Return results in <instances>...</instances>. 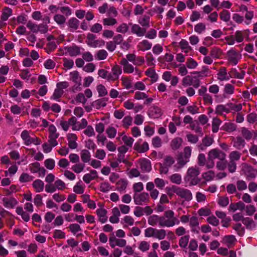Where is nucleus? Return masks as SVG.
Instances as JSON below:
<instances>
[{
	"mask_svg": "<svg viewBox=\"0 0 257 257\" xmlns=\"http://www.w3.org/2000/svg\"><path fill=\"white\" fill-rule=\"evenodd\" d=\"M226 157V154L221 150L218 148L211 149L208 153L206 167L207 169H212L215 165L214 160H225Z\"/></svg>",
	"mask_w": 257,
	"mask_h": 257,
	"instance_id": "1",
	"label": "nucleus"
},
{
	"mask_svg": "<svg viewBox=\"0 0 257 257\" xmlns=\"http://www.w3.org/2000/svg\"><path fill=\"white\" fill-rule=\"evenodd\" d=\"M200 171L198 167H192L188 168L186 176L185 178L186 181L189 182L190 186H195L198 184L200 179L198 178Z\"/></svg>",
	"mask_w": 257,
	"mask_h": 257,
	"instance_id": "2",
	"label": "nucleus"
},
{
	"mask_svg": "<svg viewBox=\"0 0 257 257\" xmlns=\"http://www.w3.org/2000/svg\"><path fill=\"white\" fill-rule=\"evenodd\" d=\"M174 215V212L171 210H167L164 212V216H162L163 227H172L179 224L180 221L175 217Z\"/></svg>",
	"mask_w": 257,
	"mask_h": 257,
	"instance_id": "3",
	"label": "nucleus"
},
{
	"mask_svg": "<svg viewBox=\"0 0 257 257\" xmlns=\"http://www.w3.org/2000/svg\"><path fill=\"white\" fill-rule=\"evenodd\" d=\"M133 199L135 203L138 205L147 204L150 201L149 194L146 192L134 193Z\"/></svg>",
	"mask_w": 257,
	"mask_h": 257,
	"instance_id": "4",
	"label": "nucleus"
},
{
	"mask_svg": "<svg viewBox=\"0 0 257 257\" xmlns=\"http://www.w3.org/2000/svg\"><path fill=\"white\" fill-rule=\"evenodd\" d=\"M86 43L89 46L93 48L102 46L105 44L102 40H96V36L91 33L87 34Z\"/></svg>",
	"mask_w": 257,
	"mask_h": 257,
	"instance_id": "5",
	"label": "nucleus"
},
{
	"mask_svg": "<svg viewBox=\"0 0 257 257\" xmlns=\"http://www.w3.org/2000/svg\"><path fill=\"white\" fill-rule=\"evenodd\" d=\"M227 57L230 63L236 65L241 59V55L235 50L231 49L227 52Z\"/></svg>",
	"mask_w": 257,
	"mask_h": 257,
	"instance_id": "6",
	"label": "nucleus"
},
{
	"mask_svg": "<svg viewBox=\"0 0 257 257\" xmlns=\"http://www.w3.org/2000/svg\"><path fill=\"white\" fill-rule=\"evenodd\" d=\"M122 73V69L121 67L117 65H114L111 70V72H109V82H114L117 80L119 76Z\"/></svg>",
	"mask_w": 257,
	"mask_h": 257,
	"instance_id": "7",
	"label": "nucleus"
},
{
	"mask_svg": "<svg viewBox=\"0 0 257 257\" xmlns=\"http://www.w3.org/2000/svg\"><path fill=\"white\" fill-rule=\"evenodd\" d=\"M120 64L123 66V70L124 73H132L135 70L136 73L140 74V72L138 68L134 67L128 63L125 58H122L120 61Z\"/></svg>",
	"mask_w": 257,
	"mask_h": 257,
	"instance_id": "8",
	"label": "nucleus"
},
{
	"mask_svg": "<svg viewBox=\"0 0 257 257\" xmlns=\"http://www.w3.org/2000/svg\"><path fill=\"white\" fill-rule=\"evenodd\" d=\"M142 140L140 139L134 145V149L139 153H145L149 149L148 143L145 142L142 144Z\"/></svg>",
	"mask_w": 257,
	"mask_h": 257,
	"instance_id": "9",
	"label": "nucleus"
},
{
	"mask_svg": "<svg viewBox=\"0 0 257 257\" xmlns=\"http://www.w3.org/2000/svg\"><path fill=\"white\" fill-rule=\"evenodd\" d=\"M178 196L187 201H190L193 198L192 193L190 190L179 187H178Z\"/></svg>",
	"mask_w": 257,
	"mask_h": 257,
	"instance_id": "10",
	"label": "nucleus"
},
{
	"mask_svg": "<svg viewBox=\"0 0 257 257\" xmlns=\"http://www.w3.org/2000/svg\"><path fill=\"white\" fill-rule=\"evenodd\" d=\"M132 26L131 32L136 34L138 37H143L146 33V29L141 27L138 24H129Z\"/></svg>",
	"mask_w": 257,
	"mask_h": 257,
	"instance_id": "11",
	"label": "nucleus"
},
{
	"mask_svg": "<svg viewBox=\"0 0 257 257\" xmlns=\"http://www.w3.org/2000/svg\"><path fill=\"white\" fill-rule=\"evenodd\" d=\"M244 174L248 180L254 179L257 176V170L253 168L251 166L246 165L244 168Z\"/></svg>",
	"mask_w": 257,
	"mask_h": 257,
	"instance_id": "12",
	"label": "nucleus"
},
{
	"mask_svg": "<svg viewBox=\"0 0 257 257\" xmlns=\"http://www.w3.org/2000/svg\"><path fill=\"white\" fill-rule=\"evenodd\" d=\"M162 216L157 215H153L148 218V223L152 226H156L159 224L160 226L163 227Z\"/></svg>",
	"mask_w": 257,
	"mask_h": 257,
	"instance_id": "13",
	"label": "nucleus"
},
{
	"mask_svg": "<svg viewBox=\"0 0 257 257\" xmlns=\"http://www.w3.org/2000/svg\"><path fill=\"white\" fill-rule=\"evenodd\" d=\"M138 163L140 164L141 169L143 172H149L151 170V162L148 159L146 158L140 159Z\"/></svg>",
	"mask_w": 257,
	"mask_h": 257,
	"instance_id": "14",
	"label": "nucleus"
},
{
	"mask_svg": "<svg viewBox=\"0 0 257 257\" xmlns=\"http://www.w3.org/2000/svg\"><path fill=\"white\" fill-rule=\"evenodd\" d=\"M189 162V160L186 159L184 156L180 154L177 158V164L174 166L175 171H178Z\"/></svg>",
	"mask_w": 257,
	"mask_h": 257,
	"instance_id": "15",
	"label": "nucleus"
},
{
	"mask_svg": "<svg viewBox=\"0 0 257 257\" xmlns=\"http://www.w3.org/2000/svg\"><path fill=\"white\" fill-rule=\"evenodd\" d=\"M214 141L212 138L207 136H205L202 140V143L198 146L199 150L204 151L206 149V148L211 146Z\"/></svg>",
	"mask_w": 257,
	"mask_h": 257,
	"instance_id": "16",
	"label": "nucleus"
},
{
	"mask_svg": "<svg viewBox=\"0 0 257 257\" xmlns=\"http://www.w3.org/2000/svg\"><path fill=\"white\" fill-rule=\"evenodd\" d=\"M67 139L68 141V146L71 149H75L77 148L78 145L76 143L77 137L74 134H68L67 135Z\"/></svg>",
	"mask_w": 257,
	"mask_h": 257,
	"instance_id": "17",
	"label": "nucleus"
},
{
	"mask_svg": "<svg viewBox=\"0 0 257 257\" xmlns=\"http://www.w3.org/2000/svg\"><path fill=\"white\" fill-rule=\"evenodd\" d=\"M233 147L238 150L243 149L245 145V142L244 139L240 136H237L236 138H233Z\"/></svg>",
	"mask_w": 257,
	"mask_h": 257,
	"instance_id": "18",
	"label": "nucleus"
},
{
	"mask_svg": "<svg viewBox=\"0 0 257 257\" xmlns=\"http://www.w3.org/2000/svg\"><path fill=\"white\" fill-rule=\"evenodd\" d=\"M65 50L71 57L76 56L80 54V48L76 45L66 47L65 48Z\"/></svg>",
	"mask_w": 257,
	"mask_h": 257,
	"instance_id": "19",
	"label": "nucleus"
},
{
	"mask_svg": "<svg viewBox=\"0 0 257 257\" xmlns=\"http://www.w3.org/2000/svg\"><path fill=\"white\" fill-rule=\"evenodd\" d=\"M98 178L97 172L95 170H91L90 173L85 174L83 177V181L87 184L90 182L91 181Z\"/></svg>",
	"mask_w": 257,
	"mask_h": 257,
	"instance_id": "20",
	"label": "nucleus"
},
{
	"mask_svg": "<svg viewBox=\"0 0 257 257\" xmlns=\"http://www.w3.org/2000/svg\"><path fill=\"white\" fill-rule=\"evenodd\" d=\"M234 86L230 83L226 84L223 88V96L224 98H227L229 96L233 94L234 92Z\"/></svg>",
	"mask_w": 257,
	"mask_h": 257,
	"instance_id": "21",
	"label": "nucleus"
},
{
	"mask_svg": "<svg viewBox=\"0 0 257 257\" xmlns=\"http://www.w3.org/2000/svg\"><path fill=\"white\" fill-rule=\"evenodd\" d=\"M149 114L154 118H158L162 114L161 109L157 106H152L149 109Z\"/></svg>",
	"mask_w": 257,
	"mask_h": 257,
	"instance_id": "22",
	"label": "nucleus"
},
{
	"mask_svg": "<svg viewBox=\"0 0 257 257\" xmlns=\"http://www.w3.org/2000/svg\"><path fill=\"white\" fill-rule=\"evenodd\" d=\"M128 185V182L126 179H121L116 183V189L120 192L125 191Z\"/></svg>",
	"mask_w": 257,
	"mask_h": 257,
	"instance_id": "23",
	"label": "nucleus"
},
{
	"mask_svg": "<svg viewBox=\"0 0 257 257\" xmlns=\"http://www.w3.org/2000/svg\"><path fill=\"white\" fill-rule=\"evenodd\" d=\"M152 46V44L147 40H144L142 42H140L137 46L139 50L145 51L151 49Z\"/></svg>",
	"mask_w": 257,
	"mask_h": 257,
	"instance_id": "24",
	"label": "nucleus"
},
{
	"mask_svg": "<svg viewBox=\"0 0 257 257\" xmlns=\"http://www.w3.org/2000/svg\"><path fill=\"white\" fill-rule=\"evenodd\" d=\"M236 241V239L233 235H225L222 239L223 243L225 244L229 248L231 247Z\"/></svg>",
	"mask_w": 257,
	"mask_h": 257,
	"instance_id": "25",
	"label": "nucleus"
},
{
	"mask_svg": "<svg viewBox=\"0 0 257 257\" xmlns=\"http://www.w3.org/2000/svg\"><path fill=\"white\" fill-rule=\"evenodd\" d=\"M21 137L22 140L24 141V144L25 145L29 146L32 144L33 138L30 137L29 132L28 131H23L21 134Z\"/></svg>",
	"mask_w": 257,
	"mask_h": 257,
	"instance_id": "26",
	"label": "nucleus"
},
{
	"mask_svg": "<svg viewBox=\"0 0 257 257\" xmlns=\"http://www.w3.org/2000/svg\"><path fill=\"white\" fill-rule=\"evenodd\" d=\"M107 211L103 208H99L96 210V214L99 217V221L102 223H105L107 220L106 216Z\"/></svg>",
	"mask_w": 257,
	"mask_h": 257,
	"instance_id": "27",
	"label": "nucleus"
},
{
	"mask_svg": "<svg viewBox=\"0 0 257 257\" xmlns=\"http://www.w3.org/2000/svg\"><path fill=\"white\" fill-rule=\"evenodd\" d=\"M150 17L145 15L140 17L138 19V23L143 27L148 28L150 27Z\"/></svg>",
	"mask_w": 257,
	"mask_h": 257,
	"instance_id": "28",
	"label": "nucleus"
},
{
	"mask_svg": "<svg viewBox=\"0 0 257 257\" xmlns=\"http://www.w3.org/2000/svg\"><path fill=\"white\" fill-rule=\"evenodd\" d=\"M67 24L70 31H74L78 28L79 21L75 18H71L68 20Z\"/></svg>",
	"mask_w": 257,
	"mask_h": 257,
	"instance_id": "29",
	"label": "nucleus"
},
{
	"mask_svg": "<svg viewBox=\"0 0 257 257\" xmlns=\"http://www.w3.org/2000/svg\"><path fill=\"white\" fill-rule=\"evenodd\" d=\"M145 74L151 78L152 83H154L158 80V75L156 73L155 69L152 68H149L145 72Z\"/></svg>",
	"mask_w": 257,
	"mask_h": 257,
	"instance_id": "30",
	"label": "nucleus"
},
{
	"mask_svg": "<svg viewBox=\"0 0 257 257\" xmlns=\"http://www.w3.org/2000/svg\"><path fill=\"white\" fill-rule=\"evenodd\" d=\"M182 143L183 140L181 138H175L171 142V147L173 150H177L182 146Z\"/></svg>",
	"mask_w": 257,
	"mask_h": 257,
	"instance_id": "31",
	"label": "nucleus"
},
{
	"mask_svg": "<svg viewBox=\"0 0 257 257\" xmlns=\"http://www.w3.org/2000/svg\"><path fill=\"white\" fill-rule=\"evenodd\" d=\"M32 186L36 192H40L44 189V183L42 180L37 179L33 182Z\"/></svg>",
	"mask_w": 257,
	"mask_h": 257,
	"instance_id": "32",
	"label": "nucleus"
},
{
	"mask_svg": "<svg viewBox=\"0 0 257 257\" xmlns=\"http://www.w3.org/2000/svg\"><path fill=\"white\" fill-rule=\"evenodd\" d=\"M242 223L245 225L248 229H252L256 226V224L254 221L248 217L244 218L242 219Z\"/></svg>",
	"mask_w": 257,
	"mask_h": 257,
	"instance_id": "33",
	"label": "nucleus"
},
{
	"mask_svg": "<svg viewBox=\"0 0 257 257\" xmlns=\"http://www.w3.org/2000/svg\"><path fill=\"white\" fill-rule=\"evenodd\" d=\"M80 157L83 163L89 162L91 159L90 153L87 150H82L80 153Z\"/></svg>",
	"mask_w": 257,
	"mask_h": 257,
	"instance_id": "34",
	"label": "nucleus"
},
{
	"mask_svg": "<svg viewBox=\"0 0 257 257\" xmlns=\"http://www.w3.org/2000/svg\"><path fill=\"white\" fill-rule=\"evenodd\" d=\"M236 125L234 123H225L222 126V130L228 133H231L236 130Z\"/></svg>",
	"mask_w": 257,
	"mask_h": 257,
	"instance_id": "35",
	"label": "nucleus"
},
{
	"mask_svg": "<svg viewBox=\"0 0 257 257\" xmlns=\"http://www.w3.org/2000/svg\"><path fill=\"white\" fill-rule=\"evenodd\" d=\"M4 206L7 208H14L17 204V200L14 198L8 199L6 198L3 199Z\"/></svg>",
	"mask_w": 257,
	"mask_h": 257,
	"instance_id": "36",
	"label": "nucleus"
},
{
	"mask_svg": "<svg viewBox=\"0 0 257 257\" xmlns=\"http://www.w3.org/2000/svg\"><path fill=\"white\" fill-rule=\"evenodd\" d=\"M241 155V154L240 152L237 151H233L230 152L228 155L229 160L232 162H236V161L239 160Z\"/></svg>",
	"mask_w": 257,
	"mask_h": 257,
	"instance_id": "37",
	"label": "nucleus"
},
{
	"mask_svg": "<svg viewBox=\"0 0 257 257\" xmlns=\"http://www.w3.org/2000/svg\"><path fill=\"white\" fill-rule=\"evenodd\" d=\"M226 105L223 104H219L216 106L215 108V113L218 115H222L223 112L228 113L230 112V110L228 108L226 107Z\"/></svg>",
	"mask_w": 257,
	"mask_h": 257,
	"instance_id": "38",
	"label": "nucleus"
},
{
	"mask_svg": "<svg viewBox=\"0 0 257 257\" xmlns=\"http://www.w3.org/2000/svg\"><path fill=\"white\" fill-rule=\"evenodd\" d=\"M241 133L242 137L247 141L250 140L253 136L252 133L245 127L241 128Z\"/></svg>",
	"mask_w": 257,
	"mask_h": 257,
	"instance_id": "39",
	"label": "nucleus"
},
{
	"mask_svg": "<svg viewBox=\"0 0 257 257\" xmlns=\"http://www.w3.org/2000/svg\"><path fill=\"white\" fill-rule=\"evenodd\" d=\"M170 181L174 184L180 185L182 182V176L180 174L175 173L169 177Z\"/></svg>",
	"mask_w": 257,
	"mask_h": 257,
	"instance_id": "40",
	"label": "nucleus"
},
{
	"mask_svg": "<svg viewBox=\"0 0 257 257\" xmlns=\"http://www.w3.org/2000/svg\"><path fill=\"white\" fill-rule=\"evenodd\" d=\"M222 54V51L217 47H213L210 51V56L213 58L217 59L220 58Z\"/></svg>",
	"mask_w": 257,
	"mask_h": 257,
	"instance_id": "41",
	"label": "nucleus"
},
{
	"mask_svg": "<svg viewBox=\"0 0 257 257\" xmlns=\"http://www.w3.org/2000/svg\"><path fill=\"white\" fill-rule=\"evenodd\" d=\"M12 14V10L11 9L6 7L3 9L1 19L3 21H7Z\"/></svg>",
	"mask_w": 257,
	"mask_h": 257,
	"instance_id": "42",
	"label": "nucleus"
},
{
	"mask_svg": "<svg viewBox=\"0 0 257 257\" xmlns=\"http://www.w3.org/2000/svg\"><path fill=\"white\" fill-rule=\"evenodd\" d=\"M34 179V177L30 175L28 173H23L20 178H19V181L21 183H26L31 182Z\"/></svg>",
	"mask_w": 257,
	"mask_h": 257,
	"instance_id": "43",
	"label": "nucleus"
},
{
	"mask_svg": "<svg viewBox=\"0 0 257 257\" xmlns=\"http://www.w3.org/2000/svg\"><path fill=\"white\" fill-rule=\"evenodd\" d=\"M103 25L104 26H113L117 23V20L113 18H106L102 20Z\"/></svg>",
	"mask_w": 257,
	"mask_h": 257,
	"instance_id": "44",
	"label": "nucleus"
},
{
	"mask_svg": "<svg viewBox=\"0 0 257 257\" xmlns=\"http://www.w3.org/2000/svg\"><path fill=\"white\" fill-rule=\"evenodd\" d=\"M108 56V53L104 49L100 50L97 52L95 55V58L98 60H103L105 59Z\"/></svg>",
	"mask_w": 257,
	"mask_h": 257,
	"instance_id": "45",
	"label": "nucleus"
},
{
	"mask_svg": "<svg viewBox=\"0 0 257 257\" xmlns=\"http://www.w3.org/2000/svg\"><path fill=\"white\" fill-rule=\"evenodd\" d=\"M217 79L220 81L227 80L229 78L227 76L226 69L225 68H221L217 73Z\"/></svg>",
	"mask_w": 257,
	"mask_h": 257,
	"instance_id": "46",
	"label": "nucleus"
},
{
	"mask_svg": "<svg viewBox=\"0 0 257 257\" xmlns=\"http://www.w3.org/2000/svg\"><path fill=\"white\" fill-rule=\"evenodd\" d=\"M221 123V121L217 117L213 118L212 122V131L213 133H215L218 131L219 127Z\"/></svg>",
	"mask_w": 257,
	"mask_h": 257,
	"instance_id": "47",
	"label": "nucleus"
},
{
	"mask_svg": "<svg viewBox=\"0 0 257 257\" xmlns=\"http://www.w3.org/2000/svg\"><path fill=\"white\" fill-rule=\"evenodd\" d=\"M57 48V44L56 41H52V42H49L45 48L46 52L48 54H50L52 52L54 51Z\"/></svg>",
	"mask_w": 257,
	"mask_h": 257,
	"instance_id": "48",
	"label": "nucleus"
},
{
	"mask_svg": "<svg viewBox=\"0 0 257 257\" xmlns=\"http://www.w3.org/2000/svg\"><path fill=\"white\" fill-rule=\"evenodd\" d=\"M107 100L105 98H101L97 99L93 102V106L97 109H99L101 107H104L106 105Z\"/></svg>",
	"mask_w": 257,
	"mask_h": 257,
	"instance_id": "49",
	"label": "nucleus"
},
{
	"mask_svg": "<svg viewBox=\"0 0 257 257\" xmlns=\"http://www.w3.org/2000/svg\"><path fill=\"white\" fill-rule=\"evenodd\" d=\"M189 238V235H186L181 237L179 242L180 246L182 248H186L188 244Z\"/></svg>",
	"mask_w": 257,
	"mask_h": 257,
	"instance_id": "50",
	"label": "nucleus"
},
{
	"mask_svg": "<svg viewBox=\"0 0 257 257\" xmlns=\"http://www.w3.org/2000/svg\"><path fill=\"white\" fill-rule=\"evenodd\" d=\"M65 17L60 14H56L54 16V20L59 25H64L66 22Z\"/></svg>",
	"mask_w": 257,
	"mask_h": 257,
	"instance_id": "51",
	"label": "nucleus"
},
{
	"mask_svg": "<svg viewBox=\"0 0 257 257\" xmlns=\"http://www.w3.org/2000/svg\"><path fill=\"white\" fill-rule=\"evenodd\" d=\"M217 202L219 206L223 207H226L229 204V198L227 196L219 197L218 199Z\"/></svg>",
	"mask_w": 257,
	"mask_h": 257,
	"instance_id": "52",
	"label": "nucleus"
},
{
	"mask_svg": "<svg viewBox=\"0 0 257 257\" xmlns=\"http://www.w3.org/2000/svg\"><path fill=\"white\" fill-rule=\"evenodd\" d=\"M71 80L77 84H80L81 78L79 76V73L77 71H74L70 73Z\"/></svg>",
	"mask_w": 257,
	"mask_h": 257,
	"instance_id": "53",
	"label": "nucleus"
},
{
	"mask_svg": "<svg viewBox=\"0 0 257 257\" xmlns=\"http://www.w3.org/2000/svg\"><path fill=\"white\" fill-rule=\"evenodd\" d=\"M146 59L147 64L149 66H155V58L151 53L149 52L146 54Z\"/></svg>",
	"mask_w": 257,
	"mask_h": 257,
	"instance_id": "54",
	"label": "nucleus"
},
{
	"mask_svg": "<svg viewBox=\"0 0 257 257\" xmlns=\"http://www.w3.org/2000/svg\"><path fill=\"white\" fill-rule=\"evenodd\" d=\"M133 118L130 115L125 116L122 119V125L125 128H128L132 124Z\"/></svg>",
	"mask_w": 257,
	"mask_h": 257,
	"instance_id": "55",
	"label": "nucleus"
},
{
	"mask_svg": "<svg viewBox=\"0 0 257 257\" xmlns=\"http://www.w3.org/2000/svg\"><path fill=\"white\" fill-rule=\"evenodd\" d=\"M166 235V230L161 229H156L154 237L157 238L160 240L164 239Z\"/></svg>",
	"mask_w": 257,
	"mask_h": 257,
	"instance_id": "56",
	"label": "nucleus"
},
{
	"mask_svg": "<svg viewBox=\"0 0 257 257\" xmlns=\"http://www.w3.org/2000/svg\"><path fill=\"white\" fill-rule=\"evenodd\" d=\"M202 176L206 181L208 182L213 179L215 176V173L213 171H209L207 172L203 173Z\"/></svg>",
	"mask_w": 257,
	"mask_h": 257,
	"instance_id": "57",
	"label": "nucleus"
},
{
	"mask_svg": "<svg viewBox=\"0 0 257 257\" xmlns=\"http://www.w3.org/2000/svg\"><path fill=\"white\" fill-rule=\"evenodd\" d=\"M85 165L82 163H77L73 165L71 169L76 173H80L82 172L84 169Z\"/></svg>",
	"mask_w": 257,
	"mask_h": 257,
	"instance_id": "58",
	"label": "nucleus"
},
{
	"mask_svg": "<svg viewBox=\"0 0 257 257\" xmlns=\"http://www.w3.org/2000/svg\"><path fill=\"white\" fill-rule=\"evenodd\" d=\"M178 186L175 185L166 188L167 193L170 197H172L175 193L178 195Z\"/></svg>",
	"mask_w": 257,
	"mask_h": 257,
	"instance_id": "59",
	"label": "nucleus"
},
{
	"mask_svg": "<svg viewBox=\"0 0 257 257\" xmlns=\"http://www.w3.org/2000/svg\"><path fill=\"white\" fill-rule=\"evenodd\" d=\"M216 167L219 171H224L227 167V161L219 160L216 162Z\"/></svg>",
	"mask_w": 257,
	"mask_h": 257,
	"instance_id": "60",
	"label": "nucleus"
},
{
	"mask_svg": "<svg viewBox=\"0 0 257 257\" xmlns=\"http://www.w3.org/2000/svg\"><path fill=\"white\" fill-rule=\"evenodd\" d=\"M206 30V26L203 23H199L196 24L194 27V31L197 33L200 34Z\"/></svg>",
	"mask_w": 257,
	"mask_h": 257,
	"instance_id": "61",
	"label": "nucleus"
},
{
	"mask_svg": "<svg viewBox=\"0 0 257 257\" xmlns=\"http://www.w3.org/2000/svg\"><path fill=\"white\" fill-rule=\"evenodd\" d=\"M122 84L127 89L132 87V80L128 77H121Z\"/></svg>",
	"mask_w": 257,
	"mask_h": 257,
	"instance_id": "62",
	"label": "nucleus"
},
{
	"mask_svg": "<svg viewBox=\"0 0 257 257\" xmlns=\"http://www.w3.org/2000/svg\"><path fill=\"white\" fill-rule=\"evenodd\" d=\"M220 18L224 22H228L230 18V14L227 10H223L219 14Z\"/></svg>",
	"mask_w": 257,
	"mask_h": 257,
	"instance_id": "63",
	"label": "nucleus"
},
{
	"mask_svg": "<svg viewBox=\"0 0 257 257\" xmlns=\"http://www.w3.org/2000/svg\"><path fill=\"white\" fill-rule=\"evenodd\" d=\"M239 236H243L244 234L245 230L240 223H237L232 227Z\"/></svg>",
	"mask_w": 257,
	"mask_h": 257,
	"instance_id": "64",
	"label": "nucleus"
}]
</instances>
